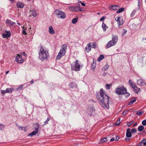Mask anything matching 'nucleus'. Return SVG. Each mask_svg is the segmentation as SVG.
<instances>
[{"label": "nucleus", "instance_id": "69168bd1", "mask_svg": "<svg viewBox=\"0 0 146 146\" xmlns=\"http://www.w3.org/2000/svg\"><path fill=\"white\" fill-rule=\"evenodd\" d=\"M137 124V123H134V125H133V126H135V125H136Z\"/></svg>", "mask_w": 146, "mask_h": 146}, {"label": "nucleus", "instance_id": "cd10ccee", "mask_svg": "<svg viewBox=\"0 0 146 146\" xmlns=\"http://www.w3.org/2000/svg\"><path fill=\"white\" fill-rule=\"evenodd\" d=\"M104 58V56L103 55L101 54L100 55V57H99L98 59V62H100L102 59Z\"/></svg>", "mask_w": 146, "mask_h": 146}, {"label": "nucleus", "instance_id": "473e14b6", "mask_svg": "<svg viewBox=\"0 0 146 146\" xmlns=\"http://www.w3.org/2000/svg\"><path fill=\"white\" fill-rule=\"evenodd\" d=\"M32 15L34 17H35L36 16V11H32Z\"/></svg>", "mask_w": 146, "mask_h": 146}, {"label": "nucleus", "instance_id": "f8f14e48", "mask_svg": "<svg viewBox=\"0 0 146 146\" xmlns=\"http://www.w3.org/2000/svg\"><path fill=\"white\" fill-rule=\"evenodd\" d=\"M118 40V37L117 36L115 35H113L112 37V39L111 40L115 44Z\"/></svg>", "mask_w": 146, "mask_h": 146}, {"label": "nucleus", "instance_id": "09e8293b", "mask_svg": "<svg viewBox=\"0 0 146 146\" xmlns=\"http://www.w3.org/2000/svg\"><path fill=\"white\" fill-rule=\"evenodd\" d=\"M49 118H48L45 121L44 123L46 124H47L48 123V122L49 120Z\"/></svg>", "mask_w": 146, "mask_h": 146}, {"label": "nucleus", "instance_id": "864d4df0", "mask_svg": "<svg viewBox=\"0 0 146 146\" xmlns=\"http://www.w3.org/2000/svg\"><path fill=\"white\" fill-rule=\"evenodd\" d=\"M105 19V17H102L100 19V21H102L103 20H104Z\"/></svg>", "mask_w": 146, "mask_h": 146}, {"label": "nucleus", "instance_id": "4d7b16f0", "mask_svg": "<svg viewBox=\"0 0 146 146\" xmlns=\"http://www.w3.org/2000/svg\"><path fill=\"white\" fill-rule=\"evenodd\" d=\"M81 3L82 6H85V3H82V2Z\"/></svg>", "mask_w": 146, "mask_h": 146}, {"label": "nucleus", "instance_id": "13d9d810", "mask_svg": "<svg viewBox=\"0 0 146 146\" xmlns=\"http://www.w3.org/2000/svg\"><path fill=\"white\" fill-rule=\"evenodd\" d=\"M125 139L126 141H127V142L129 141L130 140V139H129L127 138H125Z\"/></svg>", "mask_w": 146, "mask_h": 146}, {"label": "nucleus", "instance_id": "a211bd4d", "mask_svg": "<svg viewBox=\"0 0 146 146\" xmlns=\"http://www.w3.org/2000/svg\"><path fill=\"white\" fill-rule=\"evenodd\" d=\"M77 86V85L75 83L73 82L71 83L69 85V87L71 88H76Z\"/></svg>", "mask_w": 146, "mask_h": 146}, {"label": "nucleus", "instance_id": "bb28decb", "mask_svg": "<svg viewBox=\"0 0 146 146\" xmlns=\"http://www.w3.org/2000/svg\"><path fill=\"white\" fill-rule=\"evenodd\" d=\"M124 8L123 7H122L121 8H120L118 10H117L116 13H120L124 11Z\"/></svg>", "mask_w": 146, "mask_h": 146}, {"label": "nucleus", "instance_id": "39448f33", "mask_svg": "<svg viewBox=\"0 0 146 146\" xmlns=\"http://www.w3.org/2000/svg\"><path fill=\"white\" fill-rule=\"evenodd\" d=\"M78 60H76L74 62V64L71 65V69L72 70L75 71H79L80 70V65L78 63Z\"/></svg>", "mask_w": 146, "mask_h": 146}, {"label": "nucleus", "instance_id": "c9c22d12", "mask_svg": "<svg viewBox=\"0 0 146 146\" xmlns=\"http://www.w3.org/2000/svg\"><path fill=\"white\" fill-rule=\"evenodd\" d=\"M24 27H23V34L25 35H26L27 34L26 31H25V29H24Z\"/></svg>", "mask_w": 146, "mask_h": 146}, {"label": "nucleus", "instance_id": "de8ad7c7", "mask_svg": "<svg viewBox=\"0 0 146 146\" xmlns=\"http://www.w3.org/2000/svg\"><path fill=\"white\" fill-rule=\"evenodd\" d=\"M128 111L127 110H125L124 111L123 113V116H125L127 113V112Z\"/></svg>", "mask_w": 146, "mask_h": 146}, {"label": "nucleus", "instance_id": "f3484780", "mask_svg": "<svg viewBox=\"0 0 146 146\" xmlns=\"http://www.w3.org/2000/svg\"><path fill=\"white\" fill-rule=\"evenodd\" d=\"M137 82L138 84L139 85L142 86L145 84L146 86V83H145L143 80L141 79H139L137 80Z\"/></svg>", "mask_w": 146, "mask_h": 146}, {"label": "nucleus", "instance_id": "b1692460", "mask_svg": "<svg viewBox=\"0 0 146 146\" xmlns=\"http://www.w3.org/2000/svg\"><path fill=\"white\" fill-rule=\"evenodd\" d=\"M136 100L135 98H131L130 102L129 103V105H130L132 104L133 103L136 101Z\"/></svg>", "mask_w": 146, "mask_h": 146}, {"label": "nucleus", "instance_id": "a878e982", "mask_svg": "<svg viewBox=\"0 0 146 146\" xmlns=\"http://www.w3.org/2000/svg\"><path fill=\"white\" fill-rule=\"evenodd\" d=\"M136 11V10L135 9L133 11L130 15L131 17H132L135 15V14Z\"/></svg>", "mask_w": 146, "mask_h": 146}, {"label": "nucleus", "instance_id": "393cba45", "mask_svg": "<svg viewBox=\"0 0 146 146\" xmlns=\"http://www.w3.org/2000/svg\"><path fill=\"white\" fill-rule=\"evenodd\" d=\"M144 129V127L142 125L139 126L138 128V130L140 132L142 131Z\"/></svg>", "mask_w": 146, "mask_h": 146}, {"label": "nucleus", "instance_id": "0e129e2a", "mask_svg": "<svg viewBox=\"0 0 146 146\" xmlns=\"http://www.w3.org/2000/svg\"><path fill=\"white\" fill-rule=\"evenodd\" d=\"M144 146H146V142L143 143Z\"/></svg>", "mask_w": 146, "mask_h": 146}, {"label": "nucleus", "instance_id": "f704fd0d", "mask_svg": "<svg viewBox=\"0 0 146 146\" xmlns=\"http://www.w3.org/2000/svg\"><path fill=\"white\" fill-rule=\"evenodd\" d=\"M143 113H144V112L143 111L137 112H136V114L137 115H141Z\"/></svg>", "mask_w": 146, "mask_h": 146}, {"label": "nucleus", "instance_id": "e2e57ef3", "mask_svg": "<svg viewBox=\"0 0 146 146\" xmlns=\"http://www.w3.org/2000/svg\"><path fill=\"white\" fill-rule=\"evenodd\" d=\"M127 32V30H125V31L124 32V33L122 34V35H124Z\"/></svg>", "mask_w": 146, "mask_h": 146}, {"label": "nucleus", "instance_id": "20e7f679", "mask_svg": "<svg viewBox=\"0 0 146 146\" xmlns=\"http://www.w3.org/2000/svg\"><path fill=\"white\" fill-rule=\"evenodd\" d=\"M126 91L127 90L125 89L123 86V87H119L117 88L115 91V93L117 94L118 95H122L126 94H128V96H129L130 95V94L129 93H127L126 92Z\"/></svg>", "mask_w": 146, "mask_h": 146}, {"label": "nucleus", "instance_id": "4be33fe9", "mask_svg": "<svg viewBox=\"0 0 146 146\" xmlns=\"http://www.w3.org/2000/svg\"><path fill=\"white\" fill-rule=\"evenodd\" d=\"M102 27L103 29V31H106V30L107 29L108 27L106 24L104 23L103 22Z\"/></svg>", "mask_w": 146, "mask_h": 146}, {"label": "nucleus", "instance_id": "8fccbe9b", "mask_svg": "<svg viewBox=\"0 0 146 146\" xmlns=\"http://www.w3.org/2000/svg\"><path fill=\"white\" fill-rule=\"evenodd\" d=\"M78 11H83L84 10H82L81 8H80V7H78Z\"/></svg>", "mask_w": 146, "mask_h": 146}, {"label": "nucleus", "instance_id": "c03bdc74", "mask_svg": "<svg viewBox=\"0 0 146 146\" xmlns=\"http://www.w3.org/2000/svg\"><path fill=\"white\" fill-rule=\"evenodd\" d=\"M129 82L130 84V85L131 86V87H132V85H133V84H134L133 83V82L131 80H129Z\"/></svg>", "mask_w": 146, "mask_h": 146}, {"label": "nucleus", "instance_id": "37998d69", "mask_svg": "<svg viewBox=\"0 0 146 146\" xmlns=\"http://www.w3.org/2000/svg\"><path fill=\"white\" fill-rule=\"evenodd\" d=\"M5 126L2 124H0V129H2L4 128Z\"/></svg>", "mask_w": 146, "mask_h": 146}, {"label": "nucleus", "instance_id": "a19ab883", "mask_svg": "<svg viewBox=\"0 0 146 146\" xmlns=\"http://www.w3.org/2000/svg\"><path fill=\"white\" fill-rule=\"evenodd\" d=\"M142 124L144 126L146 125V120H144L142 122Z\"/></svg>", "mask_w": 146, "mask_h": 146}, {"label": "nucleus", "instance_id": "6e6552de", "mask_svg": "<svg viewBox=\"0 0 146 146\" xmlns=\"http://www.w3.org/2000/svg\"><path fill=\"white\" fill-rule=\"evenodd\" d=\"M39 127V126L38 125H37L36 127L35 130L33 131V132L29 134L28 135L32 136L33 135H35L38 132Z\"/></svg>", "mask_w": 146, "mask_h": 146}, {"label": "nucleus", "instance_id": "774afa93", "mask_svg": "<svg viewBox=\"0 0 146 146\" xmlns=\"http://www.w3.org/2000/svg\"><path fill=\"white\" fill-rule=\"evenodd\" d=\"M30 82L31 84H33V83L34 82V81H33V80H31V82Z\"/></svg>", "mask_w": 146, "mask_h": 146}, {"label": "nucleus", "instance_id": "c85d7f7f", "mask_svg": "<svg viewBox=\"0 0 146 146\" xmlns=\"http://www.w3.org/2000/svg\"><path fill=\"white\" fill-rule=\"evenodd\" d=\"M78 18H76L73 19L72 21V23L74 24H76L78 21Z\"/></svg>", "mask_w": 146, "mask_h": 146}, {"label": "nucleus", "instance_id": "4c0bfd02", "mask_svg": "<svg viewBox=\"0 0 146 146\" xmlns=\"http://www.w3.org/2000/svg\"><path fill=\"white\" fill-rule=\"evenodd\" d=\"M96 66V64L94 63H92V67H91L93 69H94Z\"/></svg>", "mask_w": 146, "mask_h": 146}, {"label": "nucleus", "instance_id": "4468645a", "mask_svg": "<svg viewBox=\"0 0 146 146\" xmlns=\"http://www.w3.org/2000/svg\"><path fill=\"white\" fill-rule=\"evenodd\" d=\"M6 33H3L2 36L3 38L9 37L11 35V34L10 31H6Z\"/></svg>", "mask_w": 146, "mask_h": 146}, {"label": "nucleus", "instance_id": "e433bc0d", "mask_svg": "<svg viewBox=\"0 0 146 146\" xmlns=\"http://www.w3.org/2000/svg\"><path fill=\"white\" fill-rule=\"evenodd\" d=\"M120 119H119L117 121L116 123H115V125H118L120 124Z\"/></svg>", "mask_w": 146, "mask_h": 146}, {"label": "nucleus", "instance_id": "9d476101", "mask_svg": "<svg viewBox=\"0 0 146 146\" xmlns=\"http://www.w3.org/2000/svg\"><path fill=\"white\" fill-rule=\"evenodd\" d=\"M115 44V43L111 40L106 45V47L107 48H108Z\"/></svg>", "mask_w": 146, "mask_h": 146}, {"label": "nucleus", "instance_id": "a18cd8bd", "mask_svg": "<svg viewBox=\"0 0 146 146\" xmlns=\"http://www.w3.org/2000/svg\"><path fill=\"white\" fill-rule=\"evenodd\" d=\"M119 139V136H116L115 139V141H117Z\"/></svg>", "mask_w": 146, "mask_h": 146}, {"label": "nucleus", "instance_id": "3c124183", "mask_svg": "<svg viewBox=\"0 0 146 146\" xmlns=\"http://www.w3.org/2000/svg\"><path fill=\"white\" fill-rule=\"evenodd\" d=\"M1 93L3 94H4L5 93H6L5 90H1Z\"/></svg>", "mask_w": 146, "mask_h": 146}, {"label": "nucleus", "instance_id": "2eb2a0df", "mask_svg": "<svg viewBox=\"0 0 146 146\" xmlns=\"http://www.w3.org/2000/svg\"><path fill=\"white\" fill-rule=\"evenodd\" d=\"M6 23L8 25L11 26L15 24V23L12 22L11 20H7L6 21Z\"/></svg>", "mask_w": 146, "mask_h": 146}, {"label": "nucleus", "instance_id": "f03ea898", "mask_svg": "<svg viewBox=\"0 0 146 146\" xmlns=\"http://www.w3.org/2000/svg\"><path fill=\"white\" fill-rule=\"evenodd\" d=\"M49 51L48 49L40 45L38 52V58L42 61L47 59L49 56Z\"/></svg>", "mask_w": 146, "mask_h": 146}, {"label": "nucleus", "instance_id": "f257e3e1", "mask_svg": "<svg viewBox=\"0 0 146 146\" xmlns=\"http://www.w3.org/2000/svg\"><path fill=\"white\" fill-rule=\"evenodd\" d=\"M97 98L103 107L108 109L109 108V97L105 94L103 89H101L100 93L97 94Z\"/></svg>", "mask_w": 146, "mask_h": 146}, {"label": "nucleus", "instance_id": "1a4fd4ad", "mask_svg": "<svg viewBox=\"0 0 146 146\" xmlns=\"http://www.w3.org/2000/svg\"><path fill=\"white\" fill-rule=\"evenodd\" d=\"M68 8L72 11L77 12L78 11V6H76L74 5H72L68 7Z\"/></svg>", "mask_w": 146, "mask_h": 146}, {"label": "nucleus", "instance_id": "5701e85b", "mask_svg": "<svg viewBox=\"0 0 146 146\" xmlns=\"http://www.w3.org/2000/svg\"><path fill=\"white\" fill-rule=\"evenodd\" d=\"M13 90V88H7L5 90L6 93H11L12 92V91Z\"/></svg>", "mask_w": 146, "mask_h": 146}, {"label": "nucleus", "instance_id": "bf43d9fd", "mask_svg": "<svg viewBox=\"0 0 146 146\" xmlns=\"http://www.w3.org/2000/svg\"><path fill=\"white\" fill-rule=\"evenodd\" d=\"M115 140V139L114 138H112L110 139V141H114Z\"/></svg>", "mask_w": 146, "mask_h": 146}, {"label": "nucleus", "instance_id": "49530a36", "mask_svg": "<svg viewBox=\"0 0 146 146\" xmlns=\"http://www.w3.org/2000/svg\"><path fill=\"white\" fill-rule=\"evenodd\" d=\"M20 54H21V56H22V55H24L25 56H27V54L24 52L20 53Z\"/></svg>", "mask_w": 146, "mask_h": 146}, {"label": "nucleus", "instance_id": "603ef678", "mask_svg": "<svg viewBox=\"0 0 146 146\" xmlns=\"http://www.w3.org/2000/svg\"><path fill=\"white\" fill-rule=\"evenodd\" d=\"M143 143L142 141H141L139 144L137 145V146H142V143Z\"/></svg>", "mask_w": 146, "mask_h": 146}, {"label": "nucleus", "instance_id": "79ce46f5", "mask_svg": "<svg viewBox=\"0 0 146 146\" xmlns=\"http://www.w3.org/2000/svg\"><path fill=\"white\" fill-rule=\"evenodd\" d=\"M106 89H108L110 88L111 85L109 84H107L106 85Z\"/></svg>", "mask_w": 146, "mask_h": 146}, {"label": "nucleus", "instance_id": "423d86ee", "mask_svg": "<svg viewBox=\"0 0 146 146\" xmlns=\"http://www.w3.org/2000/svg\"><path fill=\"white\" fill-rule=\"evenodd\" d=\"M55 13L58 16L59 18H61L62 19H64L66 18V14L63 12L60 11L59 10L56 9L55 10Z\"/></svg>", "mask_w": 146, "mask_h": 146}, {"label": "nucleus", "instance_id": "0eeeda50", "mask_svg": "<svg viewBox=\"0 0 146 146\" xmlns=\"http://www.w3.org/2000/svg\"><path fill=\"white\" fill-rule=\"evenodd\" d=\"M15 60L17 62L19 63H23L24 61V59L22 58L21 54H18L17 56L15 58Z\"/></svg>", "mask_w": 146, "mask_h": 146}, {"label": "nucleus", "instance_id": "2f4dec72", "mask_svg": "<svg viewBox=\"0 0 146 146\" xmlns=\"http://www.w3.org/2000/svg\"><path fill=\"white\" fill-rule=\"evenodd\" d=\"M23 85L22 84L20 86L17 88L16 89L17 90H22L23 89Z\"/></svg>", "mask_w": 146, "mask_h": 146}, {"label": "nucleus", "instance_id": "412c9836", "mask_svg": "<svg viewBox=\"0 0 146 146\" xmlns=\"http://www.w3.org/2000/svg\"><path fill=\"white\" fill-rule=\"evenodd\" d=\"M112 9L115 10H117L119 8V6L117 5H112L111 7Z\"/></svg>", "mask_w": 146, "mask_h": 146}, {"label": "nucleus", "instance_id": "ddd939ff", "mask_svg": "<svg viewBox=\"0 0 146 146\" xmlns=\"http://www.w3.org/2000/svg\"><path fill=\"white\" fill-rule=\"evenodd\" d=\"M115 20L117 21V23L119 25H122L123 23V20H121V21L120 17H119L117 18L116 17L115 18Z\"/></svg>", "mask_w": 146, "mask_h": 146}, {"label": "nucleus", "instance_id": "6e6d98bb", "mask_svg": "<svg viewBox=\"0 0 146 146\" xmlns=\"http://www.w3.org/2000/svg\"><path fill=\"white\" fill-rule=\"evenodd\" d=\"M89 110H90L91 112H92L94 110V109L93 108V107L92 108H89Z\"/></svg>", "mask_w": 146, "mask_h": 146}, {"label": "nucleus", "instance_id": "ea45409f", "mask_svg": "<svg viewBox=\"0 0 146 146\" xmlns=\"http://www.w3.org/2000/svg\"><path fill=\"white\" fill-rule=\"evenodd\" d=\"M133 123V121H131L130 122L128 123H127V125L128 127H129L131 126L132 123Z\"/></svg>", "mask_w": 146, "mask_h": 146}, {"label": "nucleus", "instance_id": "9b49d317", "mask_svg": "<svg viewBox=\"0 0 146 146\" xmlns=\"http://www.w3.org/2000/svg\"><path fill=\"white\" fill-rule=\"evenodd\" d=\"M132 87L133 89L134 92L136 93H137L140 90V88H137L135 84H133Z\"/></svg>", "mask_w": 146, "mask_h": 146}, {"label": "nucleus", "instance_id": "7ed1b4c3", "mask_svg": "<svg viewBox=\"0 0 146 146\" xmlns=\"http://www.w3.org/2000/svg\"><path fill=\"white\" fill-rule=\"evenodd\" d=\"M67 49V46L66 44H64L61 46L60 50L58 52L56 57V59L59 60L62 57L64 56L66 54Z\"/></svg>", "mask_w": 146, "mask_h": 146}, {"label": "nucleus", "instance_id": "338daca9", "mask_svg": "<svg viewBox=\"0 0 146 146\" xmlns=\"http://www.w3.org/2000/svg\"><path fill=\"white\" fill-rule=\"evenodd\" d=\"M105 66L106 67V68L107 69H108V66H108V65H106Z\"/></svg>", "mask_w": 146, "mask_h": 146}, {"label": "nucleus", "instance_id": "72a5a7b5", "mask_svg": "<svg viewBox=\"0 0 146 146\" xmlns=\"http://www.w3.org/2000/svg\"><path fill=\"white\" fill-rule=\"evenodd\" d=\"M131 133H136L137 132V129L136 128L133 129L131 130Z\"/></svg>", "mask_w": 146, "mask_h": 146}, {"label": "nucleus", "instance_id": "680f3d73", "mask_svg": "<svg viewBox=\"0 0 146 146\" xmlns=\"http://www.w3.org/2000/svg\"><path fill=\"white\" fill-rule=\"evenodd\" d=\"M146 139L145 138L143 139L141 141H142L143 143V141H146Z\"/></svg>", "mask_w": 146, "mask_h": 146}, {"label": "nucleus", "instance_id": "c756f323", "mask_svg": "<svg viewBox=\"0 0 146 146\" xmlns=\"http://www.w3.org/2000/svg\"><path fill=\"white\" fill-rule=\"evenodd\" d=\"M126 136L128 137L131 136V132L126 131Z\"/></svg>", "mask_w": 146, "mask_h": 146}, {"label": "nucleus", "instance_id": "7c9ffc66", "mask_svg": "<svg viewBox=\"0 0 146 146\" xmlns=\"http://www.w3.org/2000/svg\"><path fill=\"white\" fill-rule=\"evenodd\" d=\"M107 141V138L106 137H104L101 139V142L103 143Z\"/></svg>", "mask_w": 146, "mask_h": 146}, {"label": "nucleus", "instance_id": "dca6fc26", "mask_svg": "<svg viewBox=\"0 0 146 146\" xmlns=\"http://www.w3.org/2000/svg\"><path fill=\"white\" fill-rule=\"evenodd\" d=\"M17 7L18 8H23L24 6V4L21 2H18L17 3Z\"/></svg>", "mask_w": 146, "mask_h": 146}, {"label": "nucleus", "instance_id": "aec40b11", "mask_svg": "<svg viewBox=\"0 0 146 146\" xmlns=\"http://www.w3.org/2000/svg\"><path fill=\"white\" fill-rule=\"evenodd\" d=\"M48 31L49 33L51 34H53L54 33V31L53 30L52 26L49 27Z\"/></svg>", "mask_w": 146, "mask_h": 146}, {"label": "nucleus", "instance_id": "58836bf2", "mask_svg": "<svg viewBox=\"0 0 146 146\" xmlns=\"http://www.w3.org/2000/svg\"><path fill=\"white\" fill-rule=\"evenodd\" d=\"M138 1V7L137 8V10H139L140 9V2L139 0H137Z\"/></svg>", "mask_w": 146, "mask_h": 146}, {"label": "nucleus", "instance_id": "052dcab7", "mask_svg": "<svg viewBox=\"0 0 146 146\" xmlns=\"http://www.w3.org/2000/svg\"><path fill=\"white\" fill-rule=\"evenodd\" d=\"M130 130H130V129L128 128V129H127L126 131L130 132Z\"/></svg>", "mask_w": 146, "mask_h": 146}, {"label": "nucleus", "instance_id": "5fc2aeb1", "mask_svg": "<svg viewBox=\"0 0 146 146\" xmlns=\"http://www.w3.org/2000/svg\"><path fill=\"white\" fill-rule=\"evenodd\" d=\"M92 47L94 48H95L96 47V45L95 43H94V44H93L92 45Z\"/></svg>", "mask_w": 146, "mask_h": 146}, {"label": "nucleus", "instance_id": "6ab92c4d", "mask_svg": "<svg viewBox=\"0 0 146 146\" xmlns=\"http://www.w3.org/2000/svg\"><path fill=\"white\" fill-rule=\"evenodd\" d=\"M85 49L86 51L88 52H89L90 50L91 49L90 43L87 44V46L86 47Z\"/></svg>", "mask_w": 146, "mask_h": 146}]
</instances>
